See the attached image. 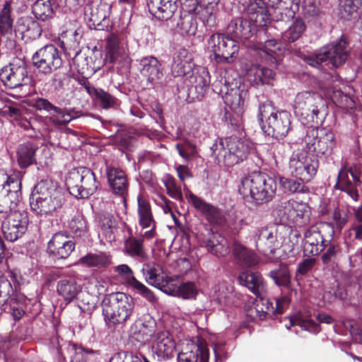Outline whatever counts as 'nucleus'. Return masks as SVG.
I'll use <instances>...</instances> for the list:
<instances>
[{
	"instance_id": "obj_1",
	"label": "nucleus",
	"mask_w": 362,
	"mask_h": 362,
	"mask_svg": "<svg viewBox=\"0 0 362 362\" xmlns=\"http://www.w3.org/2000/svg\"><path fill=\"white\" fill-rule=\"evenodd\" d=\"M21 172L8 175L0 170V214H6L1 223L4 238L13 242L27 230L29 224L28 213L19 208L21 195Z\"/></svg>"
},
{
	"instance_id": "obj_2",
	"label": "nucleus",
	"mask_w": 362,
	"mask_h": 362,
	"mask_svg": "<svg viewBox=\"0 0 362 362\" xmlns=\"http://www.w3.org/2000/svg\"><path fill=\"white\" fill-rule=\"evenodd\" d=\"M290 230L284 226L264 227L255 230L257 247L264 253L275 254L278 251L279 257H286L291 253L298 243L296 233L288 237Z\"/></svg>"
},
{
	"instance_id": "obj_3",
	"label": "nucleus",
	"mask_w": 362,
	"mask_h": 362,
	"mask_svg": "<svg viewBox=\"0 0 362 362\" xmlns=\"http://www.w3.org/2000/svg\"><path fill=\"white\" fill-rule=\"evenodd\" d=\"M238 191L243 198L256 204L267 203L272 199L276 191L275 179L265 173L254 171L245 175Z\"/></svg>"
},
{
	"instance_id": "obj_4",
	"label": "nucleus",
	"mask_w": 362,
	"mask_h": 362,
	"mask_svg": "<svg viewBox=\"0 0 362 362\" xmlns=\"http://www.w3.org/2000/svg\"><path fill=\"white\" fill-rule=\"evenodd\" d=\"M253 148V144L245 139L230 136L216 141L211 150L218 163L232 166L245 160Z\"/></svg>"
},
{
	"instance_id": "obj_5",
	"label": "nucleus",
	"mask_w": 362,
	"mask_h": 362,
	"mask_svg": "<svg viewBox=\"0 0 362 362\" xmlns=\"http://www.w3.org/2000/svg\"><path fill=\"white\" fill-rule=\"evenodd\" d=\"M31 209L40 216L52 215L61 209L64 196L61 189L51 181H41L35 187Z\"/></svg>"
},
{
	"instance_id": "obj_6",
	"label": "nucleus",
	"mask_w": 362,
	"mask_h": 362,
	"mask_svg": "<svg viewBox=\"0 0 362 362\" xmlns=\"http://www.w3.org/2000/svg\"><path fill=\"white\" fill-rule=\"evenodd\" d=\"M258 119L262 129L277 139L285 137L291 129V115L287 111H277L267 103L260 104Z\"/></svg>"
},
{
	"instance_id": "obj_7",
	"label": "nucleus",
	"mask_w": 362,
	"mask_h": 362,
	"mask_svg": "<svg viewBox=\"0 0 362 362\" xmlns=\"http://www.w3.org/2000/svg\"><path fill=\"white\" fill-rule=\"evenodd\" d=\"M134 307L131 296L122 292L113 293L103 300V313L107 322L122 324L131 316Z\"/></svg>"
},
{
	"instance_id": "obj_8",
	"label": "nucleus",
	"mask_w": 362,
	"mask_h": 362,
	"mask_svg": "<svg viewBox=\"0 0 362 362\" xmlns=\"http://www.w3.org/2000/svg\"><path fill=\"white\" fill-rule=\"evenodd\" d=\"M66 185L70 193L79 198H88L98 187L95 174L84 167L71 169L66 176Z\"/></svg>"
},
{
	"instance_id": "obj_9",
	"label": "nucleus",
	"mask_w": 362,
	"mask_h": 362,
	"mask_svg": "<svg viewBox=\"0 0 362 362\" xmlns=\"http://www.w3.org/2000/svg\"><path fill=\"white\" fill-rule=\"evenodd\" d=\"M275 213L283 223L301 226L308 221L310 209L307 203L291 199L280 202L275 209Z\"/></svg>"
},
{
	"instance_id": "obj_10",
	"label": "nucleus",
	"mask_w": 362,
	"mask_h": 362,
	"mask_svg": "<svg viewBox=\"0 0 362 362\" xmlns=\"http://www.w3.org/2000/svg\"><path fill=\"white\" fill-rule=\"evenodd\" d=\"M207 48L218 63L231 64L239 52V44L228 35L212 34L207 41Z\"/></svg>"
},
{
	"instance_id": "obj_11",
	"label": "nucleus",
	"mask_w": 362,
	"mask_h": 362,
	"mask_svg": "<svg viewBox=\"0 0 362 362\" xmlns=\"http://www.w3.org/2000/svg\"><path fill=\"white\" fill-rule=\"evenodd\" d=\"M347 59L346 42L339 40L320 49L314 55L305 58V62L311 66L316 67L320 64H332L334 67L341 65Z\"/></svg>"
},
{
	"instance_id": "obj_12",
	"label": "nucleus",
	"mask_w": 362,
	"mask_h": 362,
	"mask_svg": "<svg viewBox=\"0 0 362 362\" xmlns=\"http://www.w3.org/2000/svg\"><path fill=\"white\" fill-rule=\"evenodd\" d=\"M318 160L316 157L305 151L293 153L289 160L291 175L303 182H309L316 174Z\"/></svg>"
},
{
	"instance_id": "obj_13",
	"label": "nucleus",
	"mask_w": 362,
	"mask_h": 362,
	"mask_svg": "<svg viewBox=\"0 0 362 362\" xmlns=\"http://www.w3.org/2000/svg\"><path fill=\"white\" fill-rule=\"evenodd\" d=\"M326 107V101L319 93L304 91L296 96L293 110L298 116L317 117L320 111Z\"/></svg>"
},
{
	"instance_id": "obj_14",
	"label": "nucleus",
	"mask_w": 362,
	"mask_h": 362,
	"mask_svg": "<svg viewBox=\"0 0 362 362\" xmlns=\"http://www.w3.org/2000/svg\"><path fill=\"white\" fill-rule=\"evenodd\" d=\"M178 0H147L149 11L162 19L170 18L178 8ZM182 10L187 13L196 12L197 0H179Z\"/></svg>"
},
{
	"instance_id": "obj_15",
	"label": "nucleus",
	"mask_w": 362,
	"mask_h": 362,
	"mask_svg": "<svg viewBox=\"0 0 362 362\" xmlns=\"http://www.w3.org/2000/svg\"><path fill=\"white\" fill-rule=\"evenodd\" d=\"M0 79L11 89L27 85L29 78L25 62L19 58L14 59L1 69Z\"/></svg>"
},
{
	"instance_id": "obj_16",
	"label": "nucleus",
	"mask_w": 362,
	"mask_h": 362,
	"mask_svg": "<svg viewBox=\"0 0 362 362\" xmlns=\"http://www.w3.org/2000/svg\"><path fill=\"white\" fill-rule=\"evenodd\" d=\"M33 61L34 66L45 74L54 72L62 65L61 54L53 45H46L37 51Z\"/></svg>"
},
{
	"instance_id": "obj_17",
	"label": "nucleus",
	"mask_w": 362,
	"mask_h": 362,
	"mask_svg": "<svg viewBox=\"0 0 362 362\" xmlns=\"http://www.w3.org/2000/svg\"><path fill=\"white\" fill-rule=\"evenodd\" d=\"M361 170L356 165H345L338 173L337 187L354 201L358 200V187L361 184Z\"/></svg>"
},
{
	"instance_id": "obj_18",
	"label": "nucleus",
	"mask_w": 362,
	"mask_h": 362,
	"mask_svg": "<svg viewBox=\"0 0 362 362\" xmlns=\"http://www.w3.org/2000/svg\"><path fill=\"white\" fill-rule=\"evenodd\" d=\"M106 59L110 63L128 62L129 53L126 38L122 35L111 34L106 40Z\"/></svg>"
},
{
	"instance_id": "obj_19",
	"label": "nucleus",
	"mask_w": 362,
	"mask_h": 362,
	"mask_svg": "<svg viewBox=\"0 0 362 362\" xmlns=\"http://www.w3.org/2000/svg\"><path fill=\"white\" fill-rule=\"evenodd\" d=\"M159 360L171 358L175 351V342L166 331L157 332L156 337L148 344Z\"/></svg>"
},
{
	"instance_id": "obj_20",
	"label": "nucleus",
	"mask_w": 362,
	"mask_h": 362,
	"mask_svg": "<svg viewBox=\"0 0 362 362\" xmlns=\"http://www.w3.org/2000/svg\"><path fill=\"white\" fill-rule=\"evenodd\" d=\"M336 86H331L329 82L327 84L320 86V88L326 97L329 98L337 107L345 112L351 113L361 108V105H357L352 98L344 94L341 90L337 89Z\"/></svg>"
},
{
	"instance_id": "obj_21",
	"label": "nucleus",
	"mask_w": 362,
	"mask_h": 362,
	"mask_svg": "<svg viewBox=\"0 0 362 362\" xmlns=\"http://www.w3.org/2000/svg\"><path fill=\"white\" fill-rule=\"evenodd\" d=\"M208 348L203 344L186 341L177 355L178 362H209Z\"/></svg>"
},
{
	"instance_id": "obj_22",
	"label": "nucleus",
	"mask_w": 362,
	"mask_h": 362,
	"mask_svg": "<svg viewBox=\"0 0 362 362\" xmlns=\"http://www.w3.org/2000/svg\"><path fill=\"white\" fill-rule=\"evenodd\" d=\"M141 272L148 284L158 288L164 292L165 288H167L173 279L164 273L160 265L155 262L145 263L142 267Z\"/></svg>"
},
{
	"instance_id": "obj_23",
	"label": "nucleus",
	"mask_w": 362,
	"mask_h": 362,
	"mask_svg": "<svg viewBox=\"0 0 362 362\" xmlns=\"http://www.w3.org/2000/svg\"><path fill=\"white\" fill-rule=\"evenodd\" d=\"M115 272L120 276L124 282L134 288L140 295L146 300L152 302L155 300L153 292L144 284L137 281L134 276L132 270L127 264H120L114 268Z\"/></svg>"
},
{
	"instance_id": "obj_24",
	"label": "nucleus",
	"mask_w": 362,
	"mask_h": 362,
	"mask_svg": "<svg viewBox=\"0 0 362 362\" xmlns=\"http://www.w3.org/2000/svg\"><path fill=\"white\" fill-rule=\"evenodd\" d=\"M243 70L245 72L246 80L252 86L269 83L275 76L272 69L250 63H245Z\"/></svg>"
},
{
	"instance_id": "obj_25",
	"label": "nucleus",
	"mask_w": 362,
	"mask_h": 362,
	"mask_svg": "<svg viewBox=\"0 0 362 362\" xmlns=\"http://www.w3.org/2000/svg\"><path fill=\"white\" fill-rule=\"evenodd\" d=\"M75 243L62 233L54 234L48 243V252L62 259L68 257L74 250Z\"/></svg>"
},
{
	"instance_id": "obj_26",
	"label": "nucleus",
	"mask_w": 362,
	"mask_h": 362,
	"mask_svg": "<svg viewBox=\"0 0 362 362\" xmlns=\"http://www.w3.org/2000/svg\"><path fill=\"white\" fill-rule=\"evenodd\" d=\"M194 64L192 54L186 49L175 52L172 64V73L175 76H186L193 72Z\"/></svg>"
},
{
	"instance_id": "obj_27",
	"label": "nucleus",
	"mask_w": 362,
	"mask_h": 362,
	"mask_svg": "<svg viewBox=\"0 0 362 362\" xmlns=\"http://www.w3.org/2000/svg\"><path fill=\"white\" fill-rule=\"evenodd\" d=\"M106 174L112 192L124 199L129 187L124 172L119 168L110 167L107 168Z\"/></svg>"
},
{
	"instance_id": "obj_28",
	"label": "nucleus",
	"mask_w": 362,
	"mask_h": 362,
	"mask_svg": "<svg viewBox=\"0 0 362 362\" xmlns=\"http://www.w3.org/2000/svg\"><path fill=\"white\" fill-rule=\"evenodd\" d=\"M185 197L195 209L204 215L211 223H217L219 219V211L214 206L206 203L202 199L197 197L191 191L184 189Z\"/></svg>"
},
{
	"instance_id": "obj_29",
	"label": "nucleus",
	"mask_w": 362,
	"mask_h": 362,
	"mask_svg": "<svg viewBox=\"0 0 362 362\" xmlns=\"http://www.w3.org/2000/svg\"><path fill=\"white\" fill-rule=\"evenodd\" d=\"M335 139L332 132L327 129L320 130L316 141L310 144L307 141L309 151L316 152L317 154L329 155L335 146Z\"/></svg>"
},
{
	"instance_id": "obj_30",
	"label": "nucleus",
	"mask_w": 362,
	"mask_h": 362,
	"mask_svg": "<svg viewBox=\"0 0 362 362\" xmlns=\"http://www.w3.org/2000/svg\"><path fill=\"white\" fill-rule=\"evenodd\" d=\"M239 281L257 296H264L267 291V284L258 272H243L239 275Z\"/></svg>"
},
{
	"instance_id": "obj_31",
	"label": "nucleus",
	"mask_w": 362,
	"mask_h": 362,
	"mask_svg": "<svg viewBox=\"0 0 362 362\" xmlns=\"http://www.w3.org/2000/svg\"><path fill=\"white\" fill-rule=\"evenodd\" d=\"M14 32L21 39H35L41 35V28L32 17L23 16L18 20Z\"/></svg>"
},
{
	"instance_id": "obj_32",
	"label": "nucleus",
	"mask_w": 362,
	"mask_h": 362,
	"mask_svg": "<svg viewBox=\"0 0 362 362\" xmlns=\"http://www.w3.org/2000/svg\"><path fill=\"white\" fill-rule=\"evenodd\" d=\"M141 74L151 83L159 80L163 76L161 64L152 56L142 58L139 62Z\"/></svg>"
},
{
	"instance_id": "obj_33",
	"label": "nucleus",
	"mask_w": 362,
	"mask_h": 362,
	"mask_svg": "<svg viewBox=\"0 0 362 362\" xmlns=\"http://www.w3.org/2000/svg\"><path fill=\"white\" fill-rule=\"evenodd\" d=\"M136 332V339L143 344H148L156 337V322L149 315L145 316L142 320L135 324Z\"/></svg>"
},
{
	"instance_id": "obj_34",
	"label": "nucleus",
	"mask_w": 362,
	"mask_h": 362,
	"mask_svg": "<svg viewBox=\"0 0 362 362\" xmlns=\"http://www.w3.org/2000/svg\"><path fill=\"white\" fill-rule=\"evenodd\" d=\"M199 290L193 282H185L179 284L173 279L171 283L167 288H165V293L183 299H194L196 298Z\"/></svg>"
},
{
	"instance_id": "obj_35",
	"label": "nucleus",
	"mask_w": 362,
	"mask_h": 362,
	"mask_svg": "<svg viewBox=\"0 0 362 362\" xmlns=\"http://www.w3.org/2000/svg\"><path fill=\"white\" fill-rule=\"evenodd\" d=\"M191 74H192V75L191 76L189 74V82L192 84V87L189 90L190 93L194 90L197 93L195 97L197 99H200L204 96L210 83L209 71L206 69L201 67L197 70L196 73L193 71Z\"/></svg>"
},
{
	"instance_id": "obj_36",
	"label": "nucleus",
	"mask_w": 362,
	"mask_h": 362,
	"mask_svg": "<svg viewBox=\"0 0 362 362\" xmlns=\"http://www.w3.org/2000/svg\"><path fill=\"white\" fill-rule=\"evenodd\" d=\"M79 263L84 267H94L102 270L112 264V256L105 252L88 253L79 259Z\"/></svg>"
},
{
	"instance_id": "obj_37",
	"label": "nucleus",
	"mask_w": 362,
	"mask_h": 362,
	"mask_svg": "<svg viewBox=\"0 0 362 362\" xmlns=\"http://www.w3.org/2000/svg\"><path fill=\"white\" fill-rule=\"evenodd\" d=\"M82 287L74 279H63L58 281L57 291L58 294L66 301L71 302L81 291Z\"/></svg>"
},
{
	"instance_id": "obj_38",
	"label": "nucleus",
	"mask_w": 362,
	"mask_h": 362,
	"mask_svg": "<svg viewBox=\"0 0 362 362\" xmlns=\"http://www.w3.org/2000/svg\"><path fill=\"white\" fill-rule=\"evenodd\" d=\"M247 93L240 88H233L228 91L224 96L225 103L238 115H241L244 110L245 100Z\"/></svg>"
},
{
	"instance_id": "obj_39",
	"label": "nucleus",
	"mask_w": 362,
	"mask_h": 362,
	"mask_svg": "<svg viewBox=\"0 0 362 362\" xmlns=\"http://www.w3.org/2000/svg\"><path fill=\"white\" fill-rule=\"evenodd\" d=\"M254 305L247 310V315L252 320H263L267 315L274 313V306L269 299L264 298V296H259Z\"/></svg>"
},
{
	"instance_id": "obj_40",
	"label": "nucleus",
	"mask_w": 362,
	"mask_h": 362,
	"mask_svg": "<svg viewBox=\"0 0 362 362\" xmlns=\"http://www.w3.org/2000/svg\"><path fill=\"white\" fill-rule=\"evenodd\" d=\"M233 254L238 263L242 266L253 267L259 262V258L255 252L237 242L233 244Z\"/></svg>"
},
{
	"instance_id": "obj_41",
	"label": "nucleus",
	"mask_w": 362,
	"mask_h": 362,
	"mask_svg": "<svg viewBox=\"0 0 362 362\" xmlns=\"http://www.w3.org/2000/svg\"><path fill=\"white\" fill-rule=\"evenodd\" d=\"M81 114L73 109H62L56 107L47 117L48 120L54 126H64L74 119L78 118Z\"/></svg>"
},
{
	"instance_id": "obj_42",
	"label": "nucleus",
	"mask_w": 362,
	"mask_h": 362,
	"mask_svg": "<svg viewBox=\"0 0 362 362\" xmlns=\"http://www.w3.org/2000/svg\"><path fill=\"white\" fill-rule=\"evenodd\" d=\"M250 11H251L250 18L256 25L264 27L267 25L269 21V15L264 1L255 0L250 4Z\"/></svg>"
},
{
	"instance_id": "obj_43",
	"label": "nucleus",
	"mask_w": 362,
	"mask_h": 362,
	"mask_svg": "<svg viewBox=\"0 0 362 362\" xmlns=\"http://www.w3.org/2000/svg\"><path fill=\"white\" fill-rule=\"evenodd\" d=\"M207 250L216 257H225L229 252L227 240L219 233H213L206 243Z\"/></svg>"
},
{
	"instance_id": "obj_44",
	"label": "nucleus",
	"mask_w": 362,
	"mask_h": 362,
	"mask_svg": "<svg viewBox=\"0 0 362 362\" xmlns=\"http://www.w3.org/2000/svg\"><path fill=\"white\" fill-rule=\"evenodd\" d=\"M232 295V286L227 282L223 281L214 286L211 299L221 306H228L231 304Z\"/></svg>"
},
{
	"instance_id": "obj_45",
	"label": "nucleus",
	"mask_w": 362,
	"mask_h": 362,
	"mask_svg": "<svg viewBox=\"0 0 362 362\" xmlns=\"http://www.w3.org/2000/svg\"><path fill=\"white\" fill-rule=\"evenodd\" d=\"M290 326H299L303 329L313 333L320 331V327L315 322L311 315L308 313H299L298 315L289 318Z\"/></svg>"
},
{
	"instance_id": "obj_46",
	"label": "nucleus",
	"mask_w": 362,
	"mask_h": 362,
	"mask_svg": "<svg viewBox=\"0 0 362 362\" xmlns=\"http://www.w3.org/2000/svg\"><path fill=\"white\" fill-rule=\"evenodd\" d=\"M81 37L82 30L78 21H73L66 25L65 30L62 33V37L70 48H76Z\"/></svg>"
},
{
	"instance_id": "obj_47",
	"label": "nucleus",
	"mask_w": 362,
	"mask_h": 362,
	"mask_svg": "<svg viewBox=\"0 0 362 362\" xmlns=\"http://www.w3.org/2000/svg\"><path fill=\"white\" fill-rule=\"evenodd\" d=\"M258 49L262 50L265 55H267L269 61L272 64H277L281 60L284 50L280 43L275 40H268L264 45H260Z\"/></svg>"
},
{
	"instance_id": "obj_48",
	"label": "nucleus",
	"mask_w": 362,
	"mask_h": 362,
	"mask_svg": "<svg viewBox=\"0 0 362 362\" xmlns=\"http://www.w3.org/2000/svg\"><path fill=\"white\" fill-rule=\"evenodd\" d=\"M139 223L142 228L151 227L154 220L149 203L141 195L137 197Z\"/></svg>"
},
{
	"instance_id": "obj_49",
	"label": "nucleus",
	"mask_w": 362,
	"mask_h": 362,
	"mask_svg": "<svg viewBox=\"0 0 362 362\" xmlns=\"http://www.w3.org/2000/svg\"><path fill=\"white\" fill-rule=\"evenodd\" d=\"M362 6V0H341L339 16L344 20H350L357 16L358 8Z\"/></svg>"
},
{
	"instance_id": "obj_50",
	"label": "nucleus",
	"mask_w": 362,
	"mask_h": 362,
	"mask_svg": "<svg viewBox=\"0 0 362 362\" xmlns=\"http://www.w3.org/2000/svg\"><path fill=\"white\" fill-rule=\"evenodd\" d=\"M36 148L30 144H22L18 150V162L21 168H27L35 162Z\"/></svg>"
},
{
	"instance_id": "obj_51",
	"label": "nucleus",
	"mask_w": 362,
	"mask_h": 362,
	"mask_svg": "<svg viewBox=\"0 0 362 362\" xmlns=\"http://www.w3.org/2000/svg\"><path fill=\"white\" fill-rule=\"evenodd\" d=\"M33 13L42 21H45L52 16L54 10L50 0H37L32 7Z\"/></svg>"
},
{
	"instance_id": "obj_52",
	"label": "nucleus",
	"mask_w": 362,
	"mask_h": 362,
	"mask_svg": "<svg viewBox=\"0 0 362 362\" xmlns=\"http://www.w3.org/2000/svg\"><path fill=\"white\" fill-rule=\"evenodd\" d=\"M269 2L275 8L284 11L288 18H293L299 10L300 0H269Z\"/></svg>"
},
{
	"instance_id": "obj_53",
	"label": "nucleus",
	"mask_w": 362,
	"mask_h": 362,
	"mask_svg": "<svg viewBox=\"0 0 362 362\" xmlns=\"http://www.w3.org/2000/svg\"><path fill=\"white\" fill-rule=\"evenodd\" d=\"M279 185L284 192L288 194L306 193L308 188L302 181H298L285 177L279 178Z\"/></svg>"
},
{
	"instance_id": "obj_54",
	"label": "nucleus",
	"mask_w": 362,
	"mask_h": 362,
	"mask_svg": "<svg viewBox=\"0 0 362 362\" xmlns=\"http://www.w3.org/2000/svg\"><path fill=\"white\" fill-rule=\"evenodd\" d=\"M87 89L89 94L92 95L103 108L107 109L113 107L115 105V98L103 90L95 88H88Z\"/></svg>"
},
{
	"instance_id": "obj_55",
	"label": "nucleus",
	"mask_w": 362,
	"mask_h": 362,
	"mask_svg": "<svg viewBox=\"0 0 362 362\" xmlns=\"http://www.w3.org/2000/svg\"><path fill=\"white\" fill-rule=\"evenodd\" d=\"M13 289L10 281L3 276H0V307L6 304L12 305L14 301Z\"/></svg>"
},
{
	"instance_id": "obj_56",
	"label": "nucleus",
	"mask_w": 362,
	"mask_h": 362,
	"mask_svg": "<svg viewBox=\"0 0 362 362\" xmlns=\"http://www.w3.org/2000/svg\"><path fill=\"white\" fill-rule=\"evenodd\" d=\"M305 30L303 20L296 19L284 33V38L289 42H294L300 38Z\"/></svg>"
},
{
	"instance_id": "obj_57",
	"label": "nucleus",
	"mask_w": 362,
	"mask_h": 362,
	"mask_svg": "<svg viewBox=\"0 0 362 362\" xmlns=\"http://www.w3.org/2000/svg\"><path fill=\"white\" fill-rule=\"evenodd\" d=\"M104 7V6H94L87 5L85 8V14L86 16H88L89 20L92 21L94 25H100L107 16Z\"/></svg>"
},
{
	"instance_id": "obj_58",
	"label": "nucleus",
	"mask_w": 362,
	"mask_h": 362,
	"mask_svg": "<svg viewBox=\"0 0 362 362\" xmlns=\"http://www.w3.org/2000/svg\"><path fill=\"white\" fill-rule=\"evenodd\" d=\"M228 29L235 36L243 38H247L250 32L248 29L247 21L240 18L232 20L228 25Z\"/></svg>"
},
{
	"instance_id": "obj_59",
	"label": "nucleus",
	"mask_w": 362,
	"mask_h": 362,
	"mask_svg": "<svg viewBox=\"0 0 362 362\" xmlns=\"http://www.w3.org/2000/svg\"><path fill=\"white\" fill-rule=\"evenodd\" d=\"M269 276L278 286L287 287L290 284L291 275L286 266H281L279 269L272 270Z\"/></svg>"
},
{
	"instance_id": "obj_60",
	"label": "nucleus",
	"mask_w": 362,
	"mask_h": 362,
	"mask_svg": "<svg viewBox=\"0 0 362 362\" xmlns=\"http://www.w3.org/2000/svg\"><path fill=\"white\" fill-rule=\"evenodd\" d=\"M13 20L11 18L10 4L6 2L0 13V32L2 34L11 33Z\"/></svg>"
},
{
	"instance_id": "obj_61",
	"label": "nucleus",
	"mask_w": 362,
	"mask_h": 362,
	"mask_svg": "<svg viewBox=\"0 0 362 362\" xmlns=\"http://www.w3.org/2000/svg\"><path fill=\"white\" fill-rule=\"evenodd\" d=\"M124 248L125 251L132 257H139L144 259L146 257L141 240L129 238L125 241Z\"/></svg>"
},
{
	"instance_id": "obj_62",
	"label": "nucleus",
	"mask_w": 362,
	"mask_h": 362,
	"mask_svg": "<svg viewBox=\"0 0 362 362\" xmlns=\"http://www.w3.org/2000/svg\"><path fill=\"white\" fill-rule=\"evenodd\" d=\"M69 227L71 231L77 237H83L87 235V225L83 216L77 215L69 222Z\"/></svg>"
},
{
	"instance_id": "obj_63",
	"label": "nucleus",
	"mask_w": 362,
	"mask_h": 362,
	"mask_svg": "<svg viewBox=\"0 0 362 362\" xmlns=\"http://www.w3.org/2000/svg\"><path fill=\"white\" fill-rule=\"evenodd\" d=\"M346 243H362V224H351L344 233Z\"/></svg>"
},
{
	"instance_id": "obj_64",
	"label": "nucleus",
	"mask_w": 362,
	"mask_h": 362,
	"mask_svg": "<svg viewBox=\"0 0 362 362\" xmlns=\"http://www.w3.org/2000/svg\"><path fill=\"white\" fill-rule=\"evenodd\" d=\"M109 362H148V361L144 356L126 353L115 354Z\"/></svg>"
}]
</instances>
